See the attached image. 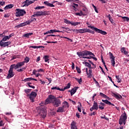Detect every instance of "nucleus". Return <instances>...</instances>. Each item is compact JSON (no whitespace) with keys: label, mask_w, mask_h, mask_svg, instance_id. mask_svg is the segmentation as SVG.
I'll list each match as a JSON object with an SVG mask.
<instances>
[{"label":"nucleus","mask_w":129,"mask_h":129,"mask_svg":"<svg viewBox=\"0 0 129 129\" xmlns=\"http://www.w3.org/2000/svg\"><path fill=\"white\" fill-rule=\"evenodd\" d=\"M48 44H57V41H46Z\"/></svg>","instance_id":"49"},{"label":"nucleus","mask_w":129,"mask_h":129,"mask_svg":"<svg viewBox=\"0 0 129 129\" xmlns=\"http://www.w3.org/2000/svg\"><path fill=\"white\" fill-rule=\"evenodd\" d=\"M108 18L110 22L111 23V24H113V20H112V18L111 16H110V14H109L108 15Z\"/></svg>","instance_id":"35"},{"label":"nucleus","mask_w":129,"mask_h":129,"mask_svg":"<svg viewBox=\"0 0 129 129\" xmlns=\"http://www.w3.org/2000/svg\"><path fill=\"white\" fill-rule=\"evenodd\" d=\"M90 58H91L92 59H93L94 60H95V61H97V58L95 57L91 56Z\"/></svg>","instance_id":"58"},{"label":"nucleus","mask_w":129,"mask_h":129,"mask_svg":"<svg viewBox=\"0 0 129 129\" xmlns=\"http://www.w3.org/2000/svg\"><path fill=\"white\" fill-rule=\"evenodd\" d=\"M42 13V11H37L36 12V15H41Z\"/></svg>","instance_id":"63"},{"label":"nucleus","mask_w":129,"mask_h":129,"mask_svg":"<svg viewBox=\"0 0 129 129\" xmlns=\"http://www.w3.org/2000/svg\"><path fill=\"white\" fill-rule=\"evenodd\" d=\"M87 75L88 76V78H92V70L90 69L89 71V73H87Z\"/></svg>","instance_id":"17"},{"label":"nucleus","mask_w":129,"mask_h":129,"mask_svg":"<svg viewBox=\"0 0 129 129\" xmlns=\"http://www.w3.org/2000/svg\"><path fill=\"white\" fill-rule=\"evenodd\" d=\"M9 17H10V14H5L4 15V18H9Z\"/></svg>","instance_id":"62"},{"label":"nucleus","mask_w":129,"mask_h":129,"mask_svg":"<svg viewBox=\"0 0 129 129\" xmlns=\"http://www.w3.org/2000/svg\"><path fill=\"white\" fill-rule=\"evenodd\" d=\"M66 110L62 106H60L58 108L57 110H56V112H60V113H62V112H65Z\"/></svg>","instance_id":"13"},{"label":"nucleus","mask_w":129,"mask_h":129,"mask_svg":"<svg viewBox=\"0 0 129 129\" xmlns=\"http://www.w3.org/2000/svg\"><path fill=\"white\" fill-rule=\"evenodd\" d=\"M102 101L103 102H104V103H106V104H109V101H108V100H103V99H102Z\"/></svg>","instance_id":"46"},{"label":"nucleus","mask_w":129,"mask_h":129,"mask_svg":"<svg viewBox=\"0 0 129 129\" xmlns=\"http://www.w3.org/2000/svg\"><path fill=\"white\" fill-rule=\"evenodd\" d=\"M80 30V34H83L84 33H86L85 28L81 29Z\"/></svg>","instance_id":"40"},{"label":"nucleus","mask_w":129,"mask_h":129,"mask_svg":"<svg viewBox=\"0 0 129 129\" xmlns=\"http://www.w3.org/2000/svg\"><path fill=\"white\" fill-rule=\"evenodd\" d=\"M33 35V33H26L23 35V37H25V38H29L30 36H32Z\"/></svg>","instance_id":"25"},{"label":"nucleus","mask_w":129,"mask_h":129,"mask_svg":"<svg viewBox=\"0 0 129 129\" xmlns=\"http://www.w3.org/2000/svg\"><path fill=\"white\" fill-rule=\"evenodd\" d=\"M13 70H14L13 67L11 66L9 71L8 72V76L7 77V79H10V78H12V77H14V75H15L14 74Z\"/></svg>","instance_id":"8"},{"label":"nucleus","mask_w":129,"mask_h":129,"mask_svg":"<svg viewBox=\"0 0 129 129\" xmlns=\"http://www.w3.org/2000/svg\"><path fill=\"white\" fill-rule=\"evenodd\" d=\"M109 54L110 56V59H111V63L112 64V66H113V67H114L115 65V59L114 58V56H113L112 53L110 52H109Z\"/></svg>","instance_id":"10"},{"label":"nucleus","mask_w":129,"mask_h":129,"mask_svg":"<svg viewBox=\"0 0 129 129\" xmlns=\"http://www.w3.org/2000/svg\"><path fill=\"white\" fill-rule=\"evenodd\" d=\"M64 22L65 23V24L71 25V22H70V21L67 20V19H64Z\"/></svg>","instance_id":"38"},{"label":"nucleus","mask_w":129,"mask_h":129,"mask_svg":"<svg viewBox=\"0 0 129 129\" xmlns=\"http://www.w3.org/2000/svg\"><path fill=\"white\" fill-rule=\"evenodd\" d=\"M51 103L54 107H59L61 104V100L56 97L50 95L48 96V98L46 99L45 104H49Z\"/></svg>","instance_id":"1"},{"label":"nucleus","mask_w":129,"mask_h":129,"mask_svg":"<svg viewBox=\"0 0 129 129\" xmlns=\"http://www.w3.org/2000/svg\"><path fill=\"white\" fill-rule=\"evenodd\" d=\"M42 9H45V7L44 6H38L35 8V10H41Z\"/></svg>","instance_id":"44"},{"label":"nucleus","mask_w":129,"mask_h":129,"mask_svg":"<svg viewBox=\"0 0 129 129\" xmlns=\"http://www.w3.org/2000/svg\"><path fill=\"white\" fill-rule=\"evenodd\" d=\"M39 115H41L43 118H45L47 115V111L45 108L40 107L39 108Z\"/></svg>","instance_id":"6"},{"label":"nucleus","mask_w":129,"mask_h":129,"mask_svg":"<svg viewBox=\"0 0 129 129\" xmlns=\"http://www.w3.org/2000/svg\"><path fill=\"white\" fill-rule=\"evenodd\" d=\"M29 97L31 102H35V98L37 97V93L35 92H32L30 94L27 95Z\"/></svg>","instance_id":"7"},{"label":"nucleus","mask_w":129,"mask_h":129,"mask_svg":"<svg viewBox=\"0 0 129 129\" xmlns=\"http://www.w3.org/2000/svg\"><path fill=\"white\" fill-rule=\"evenodd\" d=\"M99 108L100 109H104V107H103V106H101V105H99Z\"/></svg>","instance_id":"60"},{"label":"nucleus","mask_w":129,"mask_h":129,"mask_svg":"<svg viewBox=\"0 0 129 129\" xmlns=\"http://www.w3.org/2000/svg\"><path fill=\"white\" fill-rule=\"evenodd\" d=\"M9 39H10L9 38V36H6L1 41H2V42H6V41H8V40H9Z\"/></svg>","instance_id":"28"},{"label":"nucleus","mask_w":129,"mask_h":129,"mask_svg":"<svg viewBox=\"0 0 129 129\" xmlns=\"http://www.w3.org/2000/svg\"><path fill=\"white\" fill-rule=\"evenodd\" d=\"M13 8H14V5L10 4V5H8L6 6L4 8V10H9V9H12Z\"/></svg>","instance_id":"18"},{"label":"nucleus","mask_w":129,"mask_h":129,"mask_svg":"<svg viewBox=\"0 0 129 129\" xmlns=\"http://www.w3.org/2000/svg\"><path fill=\"white\" fill-rule=\"evenodd\" d=\"M25 61H23L25 63H28L29 61H30V58L29 57H26L24 59Z\"/></svg>","instance_id":"43"},{"label":"nucleus","mask_w":129,"mask_h":129,"mask_svg":"<svg viewBox=\"0 0 129 129\" xmlns=\"http://www.w3.org/2000/svg\"><path fill=\"white\" fill-rule=\"evenodd\" d=\"M75 34H79L80 33V30L79 29H76L75 31Z\"/></svg>","instance_id":"54"},{"label":"nucleus","mask_w":129,"mask_h":129,"mask_svg":"<svg viewBox=\"0 0 129 129\" xmlns=\"http://www.w3.org/2000/svg\"><path fill=\"white\" fill-rule=\"evenodd\" d=\"M71 25L72 26H78V25H80V22H71Z\"/></svg>","instance_id":"27"},{"label":"nucleus","mask_w":129,"mask_h":129,"mask_svg":"<svg viewBox=\"0 0 129 129\" xmlns=\"http://www.w3.org/2000/svg\"><path fill=\"white\" fill-rule=\"evenodd\" d=\"M23 4H24L23 7H29L30 6V0H26L25 1Z\"/></svg>","instance_id":"21"},{"label":"nucleus","mask_w":129,"mask_h":129,"mask_svg":"<svg viewBox=\"0 0 129 129\" xmlns=\"http://www.w3.org/2000/svg\"><path fill=\"white\" fill-rule=\"evenodd\" d=\"M115 78L117 80V82H118V83H120V82H121V80L120 79V78H119V76L116 75Z\"/></svg>","instance_id":"29"},{"label":"nucleus","mask_w":129,"mask_h":129,"mask_svg":"<svg viewBox=\"0 0 129 129\" xmlns=\"http://www.w3.org/2000/svg\"><path fill=\"white\" fill-rule=\"evenodd\" d=\"M85 64L86 66H87V67L89 68V69H92L94 68L91 67V64H90L88 62H85Z\"/></svg>","instance_id":"26"},{"label":"nucleus","mask_w":129,"mask_h":129,"mask_svg":"<svg viewBox=\"0 0 129 129\" xmlns=\"http://www.w3.org/2000/svg\"><path fill=\"white\" fill-rule=\"evenodd\" d=\"M41 13H41V14L39 15V17H41V16H46V15H49L48 14L45 13H47V12H46V11H44V12H43V11H42V12H41Z\"/></svg>","instance_id":"42"},{"label":"nucleus","mask_w":129,"mask_h":129,"mask_svg":"<svg viewBox=\"0 0 129 129\" xmlns=\"http://www.w3.org/2000/svg\"><path fill=\"white\" fill-rule=\"evenodd\" d=\"M26 14H27V13L24 9H16V17H23V16H25Z\"/></svg>","instance_id":"5"},{"label":"nucleus","mask_w":129,"mask_h":129,"mask_svg":"<svg viewBox=\"0 0 129 129\" xmlns=\"http://www.w3.org/2000/svg\"><path fill=\"white\" fill-rule=\"evenodd\" d=\"M79 87H75V89H72V92H71V95L72 96L75 93H76V91H77V89H78Z\"/></svg>","instance_id":"16"},{"label":"nucleus","mask_w":129,"mask_h":129,"mask_svg":"<svg viewBox=\"0 0 129 129\" xmlns=\"http://www.w3.org/2000/svg\"><path fill=\"white\" fill-rule=\"evenodd\" d=\"M22 27H25V26L24 25V23H22L16 26L15 28H22Z\"/></svg>","instance_id":"37"},{"label":"nucleus","mask_w":129,"mask_h":129,"mask_svg":"<svg viewBox=\"0 0 129 129\" xmlns=\"http://www.w3.org/2000/svg\"><path fill=\"white\" fill-rule=\"evenodd\" d=\"M37 72H44V70L42 69H40L36 71Z\"/></svg>","instance_id":"55"},{"label":"nucleus","mask_w":129,"mask_h":129,"mask_svg":"<svg viewBox=\"0 0 129 129\" xmlns=\"http://www.w3.org/2000/svg\"><path fill=\"white\" fill-rule=\"evenodd\" d=\"M17 58H18V56L17 55H14L12 57V60H15V59H17Z\"/></svg>","instance_id":"59"},{"label":"nucleus","mask_w":129,"mask_h":129,"mask_svg":"<svg viewBox=\"0 0 129 129\" xmlns=\"http://www.w3.org/2000/svg\"><path fill=\"white\" fill-rule=\"evenodd\" d=\"M26 68H22V69H20L19 70H17L18 72H23V71H24V70H25Z\"/></svg>","instance_id":"48"},{"label":"nucleus","mask_w":129,"mask_h":129,"mask_svg":"<svg viewBox=\"0 0 129 129\" xmlns=\"http://www.w3.org/2000/svg\"><path fill=\"white\" fill-rule=\"evenodd\" d=\"M12 44V42L11 41H8L6 42H2V41L0 40V46L1 47H8L9 45H11Z\"/></svg>","instance_id":"11"},{"label":"nucleus","mask_w":129,"mask_h":129,"mask_svg":"<svg viewBox=\"0 0 129 129\" xmlns=\"http://www.w3.org/2000/svg\"><path fill=\"white\" fill-rule=\"evenodd\" d=\"M6 3L4 2H0V5L1 6H5Z\"/></svg>","instance_id":"64"},{"label":"nucleus","mask_w":129,"mask_h":129,"mask_svg":"<svg viewBox=\"0 0 129 129\" xmlns=\"http://www.w3.org/2000/svg\"><path fill=\"white\" fill-rule=\"evenodd\" d=\"M88 28L93 30V31H95L96 33H99V34H101L102 35H107V33L104 31L100 30L96 27H94V26H89Z\"/></svg>","instance_id":"4"},{"label":"nucleus","mask_w":129,"mask_h":129,"mask_svg":"<svg viewBox=\"0 0 129 129\" xmlns=\"http://www.w3.org/2000/svg\"><path fill=\"white\" fill-rule=\"evenodd\" d=\"M72 68L73 70H74L75 68V64L74 63V62H72Z\"/></svg>","instance_id":"57"},{"label":"nucleus","mask_w":129,"mask_h":129,"mask_svg":"<svg viewBox=\"0 0 129 129\" xmlns=\"http://www.w3.org/2000/svg\"><path fill=\"white\" fill-rule=\"evenodd\" d=\"M51 89L52 90H54V89H56L57 90H59L60 91H62V89H60L59 87H54L51 88Z\"/></svg>","instance_id":"36"},{"label":"nucleus","mask_w":129,"mask_h":129,"mask_svg":"<svg viewBox=\"0 0 129 129\" xmlns=\"http://www.w3.org/2000/svg\"><path fill=\"white\" fill-rule=\"evenodd\" d=\"M100 96L103 97V98H105V96H106V95L102 93H100Z\"/></svg>","instance_id":"50"},{"label":"nucleus","mask_w":129,"mask_h":129,"mask_svg":"<svg viewBox=\"0 0 129 129\" xmlns=\"http://www.w3.org/2000/svg\"><path fill=\"white\" fill-rule=\"evenodd\" d=\"M72 8H73V9H77V8H78V4L74 3L73 5H72Z\"/></svg>","instance_id":"41"},{"label":"nucleus","mask_w":129,"mask_h":129,"mask_svg":"<svg viewBox=\"0 0 129 129\" xmlns=\"http://www.w3.org/2000/svg\"><path fill=\"white\" fill-rule=\"evenodd\" d=\"M120 51L121 53H123L124 55H127V51L125 50V47H122L121 48Z\"/></svg>","instance_id":"22"},{"label":"nucleus","mask_w":129,"mask_h":129,"mask_svg":"<svg viewBox=\"0 0 129 129\" xmlns=\"http://www.w3.org/2000/svg\"><path fill=\"white\" fill-rule=\"evenodd\" d=\"M76 68L78 73L80 74V73H81V70H80V68H79L78 67H76Z\"/></svg>","instance_id":"45"},{"label":"nucleus","mask_w":129,"mask_h":129,"mask_svg":"<svg viewBox=\"0 0 129 129\" xmlns=\"http://www.w3.org/2000/svg\"><path fill=\"white\" fill-rule=\"evenodd\" d=\"M70 88V83H68V85L63 89H61V91H65L66 89H69Z\"/></svg>","instance_id":"24"},{"label":"nucleus","mask_w":129,"mask_h":129,"mask_svg":"<svg viewBox=\"0 0 129 129\" xmlns=\"http://www.w3.org/2000/svg\"><path fill=\"white\" fill-rule=\"evenodd\" d=\"M93 107L96 110H97L98 109V104L97 102H96L95 101H94Z\"/></svg>","instance_id":"20"},{"label":"nucleus","mask_w":129,"mask_h":129,"mask_svg":"<svg viewBox=\"0 0 129 129\" xmlns=\"http://www.w3.org/2000/svg\"><path fill=\"white\" fill-rule=\"evenodd\" d=\"M44 4L45 5V6H47V7H50V8H54V7H55V6H54V5L49 3L47 1L44 2Z\"/></svg>","instance_id":"15"},{"label":"nucleus","mask_w":129,"mask_h":129,"mask_svg":"<svg viewBox=\"0 0 129 129\" xmlns=\"http://www.w3.org/2000/svg\"><path fill=\"white\" fill-rule=\"evenodd\" d=\"M86 33H90L91 30L87 28H85Z\"/></svg>","instance_id":"53"},{"label":"nucleus","mask_w":129,"mask_h":129,"mask_svg":"<svg viewBox=\"0 0 129 129\" xmlns=\"http://www.w3.org/2000/svg\"><path fill=\"white\" fill-rule=\"evenodd\" d=\"M43 59H44L45 62H48V60H49V55H45Z\"/></svg>","instance_id":"34"},{"label":"nucleus","mask_w":129,"mask_h":129,"mask_svg":"<svg viewBox=\"0 0 129 129\" xmlns=\"http://www.w3.org/2000/svg\"><path fill=\"white\" fill-rule=\"evenodd\" d=\"M13 36H15V34L14 33H11V34H10L9 36H8V38L9 39H11V38H12V37H13Z\"/></svg>","instance_id":"52"},{"label":"nucleus","mask_w":129,"mask_h":129,"mask_svg":"<svg viewBox=\"0 0 129 129\" xmlns=\"http://www.w3.org/2000/svg\"><path fill=\"white\" fill-rule=\"evenodd\" d=\"M55 33V29H51L44 33V35H48V34H54Z\"/></svg>","instance_id":"19"},{"label":"nucleus","mask_w":129,"mask_h":129,"mask_svg":"<svg viewBox=\"0 0 129 129\" xmlns=\"http://www.w3.org/2000/svg\"><path fill=\"white\" fill-rule=\"evenodd\" d=\"M3 37H5V32L3 33L2 34H0V37L3 38Z\"/></svg>","instance_id":"61"},{"label":"nucleus","mask_w":129,"mask_h":129,"mask_svg":"<svg viewBox=\"0 0 129 129\" xmlns=\"http://www.w3.org/2000/svg\"><path fill=\"white\" fill-rule=\"evenodd\" d=\"M46 79H47V80L48 81L49 84H50V83H51V82H52V79L51 78H46Z\"/></svg>","instance_id":"56"},{"label":"nucleus","mask_w":129,"mask_h":129,"mask_svg":"<svg viewBox=\"0 0 129 129\" xmlns=\"http://www.w3.org/2000/svg\"><path fill=\"white\" fill-rule=\"evenodd\" d=\"M75 80L79 83V84H81L82 82V78L78 79L77 78H75Z\"/></svg>","instance_id":"32"},{"label":"nucleus","mask_w":129,"mask_h":129,"mask_svg":"<svg viewBox=\"0 0 129 129\" xmlns=\"http://www.w3.org/2000/svg\"><path fill=\"white\" fill-rule=\"evenodd\" d=\"M79 103L80 105H78V110L80 112H81V107L82 105H81V103L79 102Z\"/></svg>","instance_id":"31"},{"label":"nucleus","mask_w":129,"mask_h":129,"mask_svg":"<svg viewBox=\"0 0 129 129\" xmlns=\"http://www.w3.org/2000/svg\"><path fill=\"white\" fill-rule=\"evenodd\" d=\"M92 7H93V8L94 9L95 12H96V13H98V10H97V8L96 7V6H94V4H92Z\"/></svg>","instance_id":"47"},{"label":"nucleus","mask_w":129,"mask_h":129,"mask_svg":"<svg viewBox=\"0 0 129 129\" xmlns=\"http://www.w3.org/2000/svg\"><path fill=\"white\" fill-rule=\"evenodd\" d=\"M32 90V89H25L24 90L25 93H26V94H27V95H29V93H30V92H31V91Z\"/></svg>","instance_id":"33"},{"label":"nucleus","mask_w":129,"mask_h":129,"mask_svg":"<svg viewBox=\"0 0 129 129\" xmlns=\"http://www.w3.org/2000/svg\"><path fill=\"white\" fill-rule=\"evenodd\" d=\"M32 22H33V20H29L25 22H24L23 24H24V26H27V25H30V24H31L32 23Z\"/></svg>","instance_id":"23"},{"label":"nucleus","mask_w":129,"mask_h":129,"mask_svg":"<svg viewBox=\"0 0 129 129\" xmlns=\"http://www.w3.org/2000/svg\"><path fill=\"white\" fill-rule=\"evenodd\" d=\"M108 78H109V81H111L113 83V84H114V82L112 81V79H111V77H110L109 76H108Z\"/></svg>","instance_id":"51"},{"label":"nucleus","mask_w":129,"mask_h":129,"mask_svg":"<svg viewBox=\"0 0 129 129\" xmlns=\"http://www.w3.org/2000/svg\"><path fill=\"white\" fill-rule=\"evenodd\" d=\"M63 105L62 106V107H63V108L66 109V108H69V103H68L67 101H64L63 103H62Z\"/></svg>","instance_id":"14"},{"label":"nucleus","mask_w":129,"mask_h":129,"mask_svg":"<svg viewBox=\"0 0 129 129\" xmlns=\"http://www.w3.org/2000/svg\"><path fill=\"white\" fill-rule=\"evenodd\" d=\"M112 96H113V97H115V98H116V99H118V100L122 98V96H121V95L118 94H115L113 92L112 93Z\"/></svg>","instance_id":"12"},{"label":"nucleus","mask_w":129,"mask_h":129,"mask_svg":"<svg viewBox=\"0 0 129 129\" xmlns=\"http://www.w3.org/2000/svg\"><path fill=\"white\" fill-rule=\"evenodd\" d=\"M77 55L79 56L80 58H81L82 56L83 59H91L92 58L90 57H87L84 56H95L93 53L91 51L84 50L83 51H80L79 52L77 53Z\"/></svg>","instance_id":"2"},{"label":"nucleus","mask_w":129,"mask_h":129,"mask_svg":"<svg viewBox=\"0 0 129 129\" xmlns=\"http://www.w3.org/2000/svg\"><path fill=\"white\" fill-rule=\"evenodd\" d=\"M126 119H127V116H126L125 112H124L123 114L120 117L119 119V124L121 125V124L123 123V125H125V123H126Z\"/></svg>","instance_id":"3"},{"label":"nucleus","mask_w":129,"mask_h":129,"mask_svg":"<svg viewBox=\"0 0 129 129\" xmlns=\"http://www.w3.org/2000/svg\"><path fill=\"white\" fill-rule=\"evenodd\" d=\"M76 16H79L80 17H81L82 16H83V12L82 11H80V13H75Z\"/></svg>","instance_id":"30"},{"label":"nucleus","mask_w":129,"mask_h":129,"mask_svg":"<svg viewBox=\"0 0 129 129\" xmlns=\"http://www.w3.org/2000/svg\"><path fill=\"white\" fill-rule=\"evenodd\" d=\"M32 80V78H28L26 79H25L23 80L24 82H28V81H31Z\"/></svg>","instance_id":"39"},{"label":"nucleus","mask_w":129,"mask_h":129,"mask_svg":"<svg viewBox=\"0 0 129 129\" xmlns=\"http://www.w3.org/2000/svg\"><path fill=\"white\" fill-rule=\"evenodd\" d=\"M25 65V61H22L20 62H18L17 64H12L11 66H13L14 69L16 70L18 69V68H20V67H22V66H24Z\"/></svg>","instance_id":"9"}]
</instances>
